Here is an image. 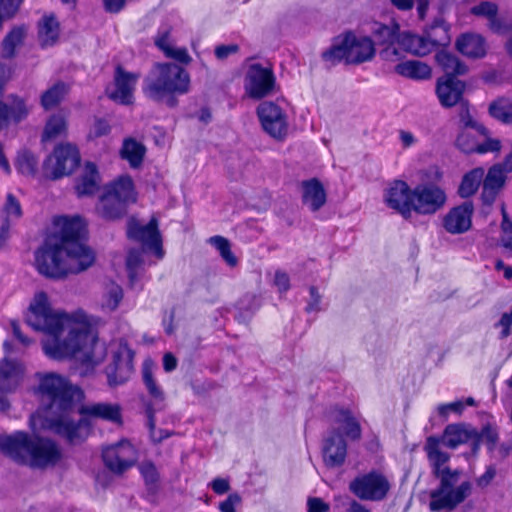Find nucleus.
Returning <instances> with one entry per match:
<instances>
[{"label": "nucleus", "mask_w": 512, "mask_h": 512, "mask_svg": "<svg viewBox=\"0 0 512 512\" xmlns=\"http://www.w3.org/2000/svg\"><path fill=\"white\" fill-rule=\"evenodd\" d=\"M55 240H48L38 249L35 262L37 271L51 279H63L69 274H78L91 267L96 259L94 251L87 245L88 230L80 215H57L53 218Z\"/></svg>", "instance_id": "7ed1b4c3"}, {"label": "nucleus", "mask_w": 512, "mask_h": 512, "mask_svg": "<svg viewBox=\"0 0 512 512\" xmlns=\"http://www.w3.org/2000/svg\"><path fill=\"white\" fill-rule=\"evenodd\" d=\"M23 0H0V23L12 18L20 8Z\"/></svg>", "instance_id": "5fc2aeb1"}, {"label": "nucleus", "mask_w": 512, "mask_h": 512, "mask_svg": "<svg viewBox=\"0 0 512 512\" xmlns=\"http://www.w3.org/2000/svg\"><path fill=\"white\" fill-rule=\"evenodd\" d=\"M501 246L512 256V220L504 212L501 221Z\"/></svg>", "instance_id": "603ef678"}, {"label": "nucleus", "mask_w": 512, "mask_h": 512, "mask_svg": "<svg viewBox=\"0 0 512 512\" xmlns=\"http://www.w3.org/2000/svg\"><path fill=\"white\" fill-rule=\"evenodd\" d=\"M11 345L4 343L7 353L5 359L0 363V411H6L9 408L7 395L16 390L23 379V366L16 362L8 360Z\"/></svg>", "instance_id": "2eb2a0df"}, {"label": "nucleus", "mask_w": 512, "mask_h": 512, "mask_svg": "<svg viewBox=\"0 0 512 512\" xmlns=\"http://www.w3.org/2000/svg\"><path fill=\"white\" fill-rule=\"evenodd\" d=\"M63 459L59 444L47 437H40L34 431V468H53Z\"/></svg>", "instance_id": "a211bd4d"}, {"label": "nucleus", "mask_w": 512, "mask_h": 512, "mask_svg": "<svg viewBox=\"0 0 512 512\" xmlns=\"http://www.w3.org/2000/svg\"><path fill=\"white\" fill-rule=\"evenodd\" d=\"M137 192L130 175H121L106 184L95 206L96 214L105 221L114 222L128 214L129 206L136 203Z\"/></svg>", "instance_id": "0eeeda50"}, {"label": "nucleus", "mask_w": 512, "mask_h": 512, "mask_svg": "<svg viewBox=\"0 0 512 512\" xmlns=\"http://www.w3.org/2000/svg\"><path fill=\"white\" fill-rule=\"evenodd\" d=\"M70 92L69 84L57 81L48 88L41 96V105L45 110L58 106Z\"/></svg>", "instance_id": "a19ab883"}, {"label": "nucleus", "mask_w": 512, "mask_h": 512, "mask_svg": "<svg viewBox=\"0 0 512 512\" xmlns=\"http://www.w3.org/2000/svg\"><path fill=\"white\" fill-rule=\"evenodd\" d=\"M301 187L303 204L308 205L312 212L319 211L327 201V194L322 182L314 177L303 180Z\"/></svg>", "instance_id": "cd10ccee"}, {"label": "nucleus", "mask_w": 512, "mask_h": 512, "mask_svg": "<svg viewBox=\"0 0 512 512\" xmlns=\"http://www.w3.org/2000/svg\"><path fill=\"white\" fill-rule=\"evenodd\" d=\"M61 24L55 13H45L37 23V38L42 49L55 46L60 38Z\"/></svg>", "instance_id": "b1692460"}, {"label": "nucleus", "mask_w": 512, "mask_h": 512, "mask_svg": "<svg viewBox=\"0 0 512 512\" xmlns=\"http://www.w3.org/2000/svg\"><path fill=\"white\" fill-rule=\"evenodd\" d=\"M424 450L431 468L433 477L439 480V485L430 491V512L453 511L459 504L465 501L471 492V483L463 481L456 486L460 471L451 469L447 464L450 455L440 449V439L429 436Z\"/></svg>", "instance_id": "20e7f679"}, {"label": "nucleus", "mask_w": 512, "mask_h": 512, "mask_svg": "<svg viewBox=\"0 0 512 512\" xmlns=\"http://www.w3.org/2000/svg\"><path fill=\"white\" fill-rule=\"evenodd\" d=\"M40 377L38 390L46 398V428L68 445L84 443L92 429L91 418L122 424V409L117 403L80 405L83 390L65 376L48 373Z\"/></svg>", "instance_id": "f257e3e1"}, {"label": "nucleus", "mask_w": 512, "mask_h": 512, "mask_svg": "<svg viewBox=\"0 0 512 512\" xmlns=\"http://www.w3.org/2000/svg\"><path fill=\"white\" fill-rule=\"evenodd\" d=\"M459 118L462 124L460 129H471L480 136H488V129L484 125L478 123L471 115L468 101L461 102L459 107Z\"/></svg>", "instance_id": "c03bdc74"}, {"label": "nucleus", "mask_w": 512, "mask_h": 512, "mask_svg": "<svg viewBox=\"0 0 512 512\" xmlns=\"http://www.w3.org/2000/svg\"><path fill=\"white\" fill-rule=\"evenodd\" d=\"M474 205L471 200L451 207L443 216L441 224L443 229L451 235H460L472 227Z\"/></svg>", "instance_id": "f3484780"}, {"label": "nucleus", "mask_w": 512, "mask_h": 512, "mask_svg": "<svg viewBox=\"0 0 512 512\" xmlns=\"http://www.w3.org/2000/svg\"><path fill=\"white\" fill-rule=\"evenodd\" d=\"M450 26L442 18L435 19L429 27L425 29V33L429 40H431L435 49L442 47V49L448 47L451 42L449 34Z\"/></svg>", "instance_id": "e433bc0d"}, {"label": "nucleus", "mask_w": 512, "mask_h": 512, "mask_svg": "<svg viewBox=\"0 0 512 512\" xmlns=\"http://www.w3.org/2000/svg\"><path fill=\"white\" fill-rule=\"evenodd\" d=\"M394 71L405 78L413 80H427L431 77V67L419 60H407L395 65Z\"/></svg>", "instance_id": "f704fd0d"}, {"label": "nucleus", "mask_w": 512, "mask_h": 512, "mask_svg": "<svg viewBox=\"0 0 512 512\" xmlns=\"http://www.w3.org/2000/svg\"><path fill=\"white\" fill-rule=\"evenodd\" d=\"M488 113L503 124H512V99L505 96L497 97L489 104Z\"/></svg>", "instance_id": "79ce46f5"}, {"label": "nucleus", "mask_w": 512, "mask_h": 512, "mask_svg": "<svg viewBox=\"0 0 512 512\" xmlns=\"http://www.w3.org/2000/svg\"><path fill=\"white\" fill-rule=\"evenodd\" d=\"M483 176L484 169L481 167L474 168L465 173L458 187V195L463 199H467L474 195L479 189Z\"/></svg>", "instance_id": "58836bf2"}, {"label": "nucleus", "mask_w": 512, "mask_h": 512, "mask_svg": "<svg viewBox=\"0 0 512 512\" xmlns=\"http://www.w3.org/2000/svg\"><path fill=\"white\" fill-rule=\"evenodd\" d=\"M435 61L444 72V76L442 78H455L465 75L468 71L467 65L460 61L456 55L448 52L445 48L437 50L435 54Z\"/></svg>", "instance_id": "7c9ffc66"}, {"label": "nucleus", "mask_w": 512, "mask_h": 512, "mask_svg": "<svg viewBox=\"0 0 512 512\" xmlns=\"http://www.w3.org/2000/svg\"><path fill=\"white\" fill-rule=\"evenodd\" d=\"M28 35V27L15 26L2 41V56L6 59L14 58L22 48Z\"/></svg>", "instance_id": "72a5a7b5"}, {"label": "nucleus", "mask_w": 512, "mask_h": 512, "mask_svg": "<svg viewBox=\"0 0 512 512\" xmlns=\"http://www.w3.org/2000/svg\"><path fill=\"white\" fill-rule=\"evenodd\" d=\"M137 459L138 451L127 439H121L102 450V460L105 467L117 475H121L132 468Z\"/></svg>", "instance_id": "9b49d317"}, {"label": "nucleus", "mask_w": 512, "mask_h": 512, "mask_svg": "<svg viewBox=\"0 0 512 512\" xmlns=\"http://www.w3.org/2000/svg\"><path fill=\"white\" fill-rule=\"evenodd\" d=\"M477 133L471 129H460L455 140L456 147L465 154H485L488 152H498L501 149V142L498 139H487L479 143Z\"/></svg>", "instance_id": "412c9836"}, {"label": "nucleus", "mask_w": 512, "mask_h": 512, "mask_svg": "<svg viewBox=\"0 0 512 512\" xmlns=\"http://www.w3.org/2000/svg\"><path fill=\"white\" fill-rule=\"evenodd\" d=\"M164 55L168 58L174 59L181 64H189L192 60L186 48H174L170 46Z\"/></svg>", "instance_id": "4d7b16f0"}, {"label": "nucleus", "mask_w": 512, "mask_h": 512, "mask_svg": "<svg viewBox=\"0 0 512 512\" xmlns=\"http://www.w3.org/2000/svg\"><path fill=\"white\" fill-rule=\"evenodd\" d=\"M139 77V73L128 72L121 64L116 65L114 71L115 90L109 97L122 105L132 104L133 92Z\"/></svg>", "instance_id": "6ab92c4d"}, {"label": "nucleus", "mask_w": 512, "mask_h": 512, "mask_svg": "<svg viewBox=\"0 0 512 512\" xmlns=\"http://www.w3.org/2000/svg\"><path fill=\"white\" fill-rule=\"evenodd\" d=\"M391 483L388 477L378 469L361 473L349 482V491L359 500L381 502L390 491Z\"/></svg>", "instance_id": "1a4fd4ad"}, {"label": "nucleus", "mask_w": 512, "mask_h": 512, "mask_svg": "<svg viewBox=\"0 0 512 512\" xmlns=\"http://www.w3.org/2000/svg\"><path fill=\"white\" fill-rule=\"evenodd\" d=\"M447 201L445 190L435 183H421L411 188L404 180H394L385 191L386 206L405 220L412 214L433 215Z\"/></svg>", "instance_id": "39448f33"}, {"label": "nucleus", "mask_w": 512, "mask_h": 512, "mask_svg": "<svg viewBox=\"0 0 512 512\" xmlns=\"http://www.w3.org/2000/svg\"><path fill=\"white\" fill-rule=\"evenodd\" d=\"M330 505L319 497H310L307 500V512H329Z\"/></svg>", "instance_id": "052dcab7"}, {"label": "nucleus", "mask_w": 512, "mask_h": 512, "mask_svg": "<svg viewBox=\"0 0 512 512\" xmlns=\"http://www.w3.org/2000/svg\"><path fill=\"white\" fill-rule=\"evenodd\" d=\"M34 331L44 333L42 348L53 360L80 358L89 362L94 357L98 337L86 313L54 312L43 291L34 295Z\"/></svg>", "instance_id": "f03ea898"}, {"label": "nucleus", "mask_w": 512, "mask_h": 512, "mask_svg": "<svg viewBox=\"0 0 512 512\" xmlns=\"http://www.w3.org/2000/svg\"><path fill=\"white\" fill-rule=\"evenodd\" d=\"M276 77L271 67L261 63L250 64L245 77V90L251 99L260 100L275 90Z\"/></svg>", "instance_id": "f8f14e48"}, {"label": "nucleus", "mask_w": 512, "mask_h": 512, "mask_svg": "<svg viewBox=\"0 0 512 512\" xmlns=\"http://www.w3.org/2000/svg\"><path fill=\"white\" fill-rule=\"evenodd\" d=\"M2 211L6 217L5 221L8 222L21 217L22 210L20 202L12 193L7 194Z\"/></svg>", "instance_id": "8fccbe9b"}, {"label": "nucleus", "mask_w": 512, "mask_h": 512, "mask_svg": "<svg viewBox=\"0 0 512 512\" xmlns=\"http://www.w3.org/2000/svg\"><path fill=\"white\" fill-rule=\"evenodd\" d=\"M142 380L151 398L155 400H163L164 392L157 384L153 373V363L145 362L142 367Z\"/></svg>", "instance_id": "a18cd8bd"}, {"label": "nucleus", "mask_w": 512, "mask_h": 512, "mask_svg": "<svg viewBox=\"0 0 512 512\" xmlns=\"http://www.w3.org/2000/svg\"><path fill=\"white\" fill-rule=\"evenodd\" d=\"M127 237L140 242L145 248L151 250L156 257L162 258L164 256L162 235L156 217H152L146 225H141L135 219H130L127 227Z\"/></svg>", "instance_id": "ddd939ff"}, {"label": "nucleus", "mask_w": 512, "mask_h": 512, "mask_svg": "<svg viewBox=\"0 0 512 512\" xmlns=\"http://www.w3.org/2000/svg\"><path fill=\"white\" fill-rule=\"evenodd\" d=\"M341 418L338 420L345 424V435L353 441L359 440L362 436L361 425L349 409H339Z\"/></svg>", "instance_id": "49530a36"}, {"label": "nucleus", "mask_w": 512, "mask_h": 512, "mask_svg": "<svg viewBox=\"0 0 512 512\" xmlns=\"http://www.w3.org/2000/svg\"><path fill=\"white\" fill-rule=\"evenodd\" d=\"M239 51L238 44H229V45H218L215 48V56L219 60H224L228 58L232 54H236Z\"/></svg>", "instance_id": "e2e57ef3"}, {"label": "nucleus", "mask_w": 512, "mask_h": 512, "mask_svg": "<svg viewBox=\"0 0 512 512\" xmlns=\"http://www.w3.org/2000/svg\"><path fill=\"white\" fill-rule=\"evenodd\" d=\"M506 176L501 165H493L489 168L483 181L481 200L484 205H492L501 188L504 186Z\"/></svg>", "instance_id": "a878e982"}, {"label": "nucleus", "mask_w": 512, "mask_h": 512, "mask_svg": "<svg viewBox=\"0 0 512 512\" xmlns=\"http://www.w3.org/2000/svg\"><path fill=\"white\" fill-rule=\"evenodd\" d=\"M190 86V74L184 67L156 62L144 79L142 91L149 100L175 108L179 104L178 97L187 94Z\"/></svg>", "instance_id": "423d86ee"}, {"label": "nucleus", "mask_w": 512, "mask_h": 512, "mask_svg": "<svg viewBox=\"0 0 512 512\" xmlns=\"http://www.w3.org/2000/svg\"><path fill=\"white\" fill-rule=\"evenodd\" d=\"M142 263V256L141 253L136 250L132 249L129 251L126 259V266L129 271H133L137 269Z\"/></svg>", "instance_id": "774afa93"}, {"label": "nucleus", "mask_w": 512, "mask_h": 512, "mask_svg": "<svg viewBox=\"0 0 512 512\" xmlns=\"http://www.w3.org/2000/svg\"><path fill=\"white\" fill-rule=\"evenodd\" d=\"M123 299V290L119 285H113L107 293V306L111 310L118 308L119 304Z\"/></svg>", "instance_id": "13d9d810"}, {"label": "nucleus", "mask_w": 512, "mask_h": 512, "mask_svg": "<svg viewBox=\"0 0 512 512\" xmlns=\"http://www.w3.org/2000/svg\"><path fill=\"white\" fill-rule=\"evenodd\" d=\"M146 152V146L142 142L133 137H126L123 139L119 155L132 169H139L143 165Z\"/></svg>", "instance_id": "c85d7f7f"}, {"label": "nucleus", "mask_w": 512, "mask_h": 512, "mask_svg": "<svg viewBox=\"0 0 512 512\" xmlns=\"http://www.w3.org/2000/svg\"><path fill=\"white\" fill-rule=\"evenodd\" d=\"M263 130L275 139H283L287 135L288 123L284 110L275 102L264 101L256 110Z\"/></svg>", "instance_id": "4468645a"}, {"label": "nucleus", "mask_w": 512, "mask_h": 512, "mask_svg": "<svg viewBox=\"0 0 512 512\" xmlns=\"http://www.w3.org/2000/svg\"><path fill=\"white\" fill-rule=\"evenodd\" d=\"M133 372V355L125 359L120 352L113 355L112 362L106 367L108 384L116 387L126 383Z\"/></svg>", "instance_id": "393cba45"}, {"label": "nucleus", "mask_w": 512, "mask_h": 512, "mask_svg": "<svg viewBox=\"0 0 512 512\" xmlns=\"http://www.w3.org/2000/svg\"><path fill=\"white\" fill-rule=\"evenodd\" d=\"M127 0H102L103 9L109 14H118L126 6Z\"/></svg>", "instance_id": "69168bd1"}, {"label": "nucleus", "mask_w": 512, "mask_h": 512, "mask_svg": "<svg viewBox=\"0 0 512 512\" xmlns=\"http://www.w3.org/2000/svg\"><path fill=\"white\" fill-rule=\"evenodd\" d=\"M498 13V7L495 3L489 1H482L478 5L471 8V14L475 16H482L489 19Z\"/></svg>", "instance_id": "6e6d98bb"}, {"label": "nucleus", "mask_w": 512, "mask_h": 512, "mask_svg": "<svg viewBox=\"0 0 512 512\" xmlns=\"http://www.w3.org/2000/svg\"><path fill=\"white\" fill-rule=\"evenodd\" d=\"M309 293H310V301L308 302V304L305 308L306 312L310 313L313 311H319L320 303H321V295L319 294L318 288L315 286H310Z\"/></svg>", "instance_id": "0e129e2a"}, {"label": "nucleus", "mask_w": 512, "mask_h": 512, "mask_svg": "<svg viewBox=\"0 0 512 512\" xmlns=\"http://www.w3.org/2000/svg\"><path fill=\"white\" fill-rule=\"evenodd\" d=\"M171 32L172 27L169 24H162L159 26L154 37L155 46L163 53L171 46L169 43Z\"/></svg>", "instance_id": "864d4df0"}, {"label": "nucleus", "mask_w": 512, "mask_h": 512, "mask_svg": "<svg viewBox=\"0 0 512 512\" xmlns=\"http://www.w3.org/2000/svg\"><path fill=\"white\" fill-rule=\"evenodd\" d=\"M475 435L473 440V453L476 454L482 443H485L488 451L492 452L496 448L499 435L495 427L490 424H486L482 427L481 431L475 429Z\"/></svg>", "instance_id": "37998d69"}, {"label": "nucleus", "mask_w": 512, "mask_h": 512, "mask_svg": "<svg viewBox=\"0 0 512 512\" xmlns=\"http://www.w3.org/2000/svg\"><path fill=\"white\" fill-rule=\"evenodd\" d=\"M209 242L219 251L223 260L230 267H235L238 264V259L232 252L230 242L227 238L216 235L212 236Z\"/></svg>", "instance_id": "de8ad7c7"}, {"label": "nucleus", "mask_w": 512, "mask_h": 512, "mask_svg": "<svg viewBox=\"0 0 512 512\" xmlns=\"http://www.w3.org/2000/svg\"><path fill=\"white\" fill-rule=\"evenodd\" d=\"M15 167L23 175H32V153L29 149L25 148L18 152Z\"/></svg>", "instance_id": "3c124183"}, {"label": "nucleus", "mask_w": 512, "mask_h": 512, "mask_svg": "<svg viewBox=\"0 0 512 512\" xmlns=\"http://www.w3.org/2000/svg\"><path fill=\"white\" fill-rule=\"evenodd\" d=\"M68 132L67 116L62 113H54L47 119L43 133L42 141H52L57 138L66 137Z\"/></svg>", "instance_id": "c9c22d12"}, {"label": "nucleus", "mask_w": 512, "mask_h": 512, "mask_svg": "<svg viewBox=\"0 0 512 512\" xmlns=\"http://www.w3.org/2000/svg\"><path fill=\"white\" fill-rule=\"evenodd\" d=\"M401 36L402 33H400L398 23H393L392 25L376 23L373 29V37L376 43L380 46H384L386 49L390 48L395 43L400 44Z\"/></svg>", "instance_id": "4c0bfd02"}, {"label": "nucleus", "mask_w": 512, "mask_h": 512, "mask_svg": "<svg viewBox=\"0 0 512 512\" xmlns=\"http://www.w3.org/2000/svg\"><path fill=\"white\" fill-rule=\"evenodd\" d=\"M0 451L19 464L32 465V438L26 432L0 435Z\"/></svg>", "instance_id": "dca6fc26"}, {"label": "nucleus", "mask_w": 512, "mask_h": 512, "mask_svg": "<svg viewBox=\"0 0 512 512\" xmlns=\"http://www.w3.org/2000/svg\"><path fill=\"white\" fill-rule=\"evenodd\" d=\"M274 284L280 293H286L291 287L289 275L285 271L276 270Z\"/></svg>", "instance_id": "bf43d9fd"}, {"label": "nucleus", "mask_w": 512, "mask_h": 512, "mask_svg": "<svg viewBox=\"0 0 512 512\" xmlns=\"http://www.w3.org/2000/svg\"><path fill=\"white\" fill-rule=\"evenodd\" d=\"M100 180L101 177L97 165L94 162L87 161L75 183L77 196H93L99 190Z\"/></svg>", "instance_id": "bb28decb"}, {"label": "nucleus", "mask_w": 512, "mask_h": 512, "mask_svg": "<svg viewBox=\"0 0 512 512\" xmlns=\"http://www.w3.org/2000/svg\"><path fill=\"white\" fill-rule=\"evenodd\" d=\"M139 473L149 494L156 495L160 490V473L151 460H144L138 465Z\"/></svg>", "instance_id": "ea45409f"}, {"label": "nucleus", "mask_w": 512, "mask_h": 512, "mask_svg": "<svg viewBox=\"0 0 512 512\" xmlns=\"http://www.w3.org/2000/svg\"><path fill=\"white\" fill-rule=\"evenodd\" d=\"M466 83L455 78H438L436 94L443 107L451 108L463 102Z\"/></svg>", "instance_id": "5701e85b"}, {"label": "nucleus", "mask_w": 512, "mask_h": 512, "mask_svg": "<svg viewBox=\"0 0 512 512\" xmlns=\"http://www.w3.org/2000/svg\"><path fill=\"white\" fill-rule=\"evenodd\" d=\"M400 46L408 53L416 56H426L436 50L431 40L424 32L423 35H417L411 32L402 33Z\"/></svg>", "instance_id": "2f4dec72"}, {"label": "nucleus", "mask_w": 512, "mask_h": 512, "mask_svg": "<svg viewBox=\"0 0 512 512\" xmlns=\"http://www.w3.org/2000/svg\"><path fill=\"white\" fill-rule=\"evenodd\" d=\"M375 55V43L367 36L358 37L346 31L333 38L331 46L321 53L324 62L336 65H357L370 61Z\"/></svg>", "instance_id": "6e6552de"}, {"label": "nucleus", "mask_w": 512, "mask_h": 512, "mask_svg": "<svg viewBox=\"0 0 512 512\" xmlns=\"http://www.w3.org/2000/svg\"><path fill=\"white\" fill-rule=\"evenodd\" d=\"M323 462L328 468L341 467L347 457V443L338 430L330 432L322 446Z\"/></svg>", "instance_id": "aec40b11"}, {"label": "nucleus", "mask_w": 512, "mask_h": 512, "mask_svg": "<svg viewBox=\"0 0 512 512\" xmlns=\"http://www.w3.org/2000/svg\"><path fill=\"white\" fill-rule=\"evenodd\" d=\"M210 486L217 495H223L230 490V483L225 478L217 477L213 479Z\"/></svg>", "instance_id": "338daca9"}, {"label": "nucleus", "mask_w": 512, "mask_h": 512, "mask_svg": "<svg viewBox=\"0 0 512 512\" xmlns=\"http://www.w3.org/2000/svg\"><path fill=\"white\" fill-rule=\"evenodd\" d=\"M456 48L462 55L473 59L482 58L486 54L485 39L478 34H461L457 38Z\"/></svg>", "instance_id": "c756f323"}, {"label": "nucleus", "mask_w": 512, "mask_h": 512, "mask_svg": "<svg viewBox=\"0 0 512 512\" xmlns=\"http://www.w3.org/2000/svg\"><path fill=\"white\" fill-rule=\"evenodd\" d=\"M475 429H468L462 424H449L444 430V443L451 449L457 448L461 444L470 443L473 451V440Z\"/></svg>", "instance_id": "473e14b6"}, {"label": "nucleus", "mask_w": 512, "mask_h": 512, "mask_svg": "<svg viewBox=\"0 0 512 512\" xmlns=\"http://www.w3.org/2000/svg\"><path fill=\"white\" fill-rule=\"evenodd\" d=\"M111 125L109 121L103 117H95L92 127L90 128L87 139L96 140L111 133Z\"/></svg>", "instance_id": "09e8293b"}, {"label": "nucleus", "mask_w": 512, "mask_h": 512, "mask_svg": "<svg viewBox=\"0 0 512 512\" xmlns=\"http://www.w3.org/2000/svg\"><path fill=\"white\" fill-rule=\"evenodd\" d=\"M81 163V154L77 145L70 142L57 144L44 162L49 177L53 180L71 175Z\"/></svg>", "instance_id": "9d476101"}, {"label": "nucleus", "mask_w": 512, "mask_h": 512, "mask_svg": "<svg viewBox=\"0 0 512 512\" xmlns=\"http://www.w3.org/2000/svg\"><path fill=\"white\" fill-rule=\"evenodd\" d=\"M241 502V497L238 493H231L228 497L219 504L221 512H236L235 506Z\"/></svg>", "instance_id": "680f3d73"}, {"label": "nucleus", "mask_w": 512, "mask_h": 512, "mask_svg": "<svg viewBox=\"0 0 512 512\" xmlns=\"http://www.w3.org/2000/svg\"><path fill=\"white\" fill-rule=\"evenodd\" d=\"M27 115L28 108L23 98L9 94L0 100V130L21 122Z\"/></svg>", "instance_id": "4be33fe9"}]
</instances>
